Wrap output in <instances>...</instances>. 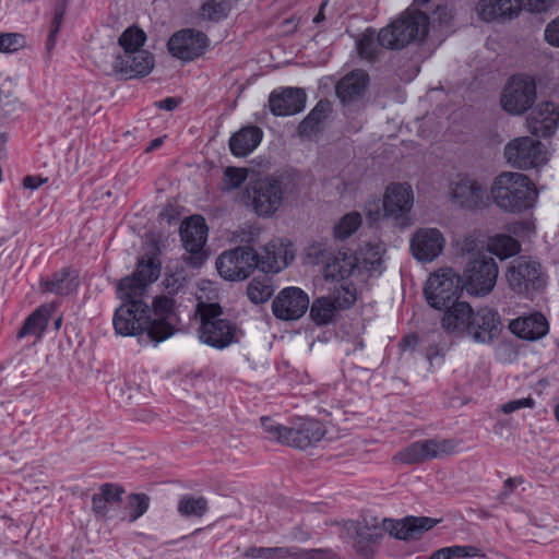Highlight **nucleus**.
<instances>
[{
	"label": "nucleus",
	"instance_id": "1",
	"mask_svg": "<svg viewBox=\"0 0 559 559\" xmlns=\"http://www.w3.org/2000/svg\"><path fill=\"white\" fill-rule=\"evenodd\" d=\"M437 523L438 520L427 516H406L397 521L391 519L379 521L378 518L366 516L361 521L348 522L347 531L354 532L357 552L370 557L374 552L373 546L380 543L385 532L397 539H416Z\"/></svg>",
	"mask_w": 559,
	"mask_h": 559
},
{
	"label": "nucleus",
	"instance_id": "2",
	"mask_svg": "<svg viewBox=\"0 0 559 559\" xmlns=\"http://www.w3.org/2000/svg\"><path fill=\"white\" fill-rule=\"evenodd\" d=\"M153 282H117L116 293L121 305L116 309L112 324L117 334L135 336L143 332L150 337L152 309L148 305Z\"/></svg>",
	"mask_w": 559,
	"mask_h": 559
},
{
	"label": "nucleus",
	"instance_id": "3",
	"mask_svg": "<svg viewBox=\"0 0 559 559\" xmlns=\"http://www.w3.org/2000/svg\"><path fill=\"white\" fill-rule=\"evenodd\" d=\"M213 282H202L203 286L195 294L198 304L195 311L200 316L199 338L202 343L223 349L237 342L236 325L222 319V307L211 300L216 297L211 288Z\"/></svg>",
	"mask_w": 559,
	"mask_h": 559
},
{
	"label": "nucleus",
	"instance_id": "4",
	"mask_svg": "<svg viewBox=\"0 0 559 559\" xmlns=\"http://www.w3.org/2000/svg\"><path fill=\"white\" fill-rule=\"evenodd\" d=\"M490 193L500 210L512 214L533 209L538 199V191L528 176L515 171H503L498 175Z\"/></svg>",
	"mask_w": 559,
	"mask_h": 559
},
{
	"label": "nucleus",
	"instance_id": "5",
	"mask_svg": "<svg viewBox=\"0 0 559 559\" xmlns=\"http://www.w3.org/2000/svg\"><path fill=\"white\" fill-rule=\"evenodd\" d=\"M428 33V16L420 11H406L390 25L380 29L378 43L381 47L400 50Z\"/></svg>",
	"mask_w": 559,
	"mask_h": 559
},
{
	"label": "nucleus",
	"instance_id": "6",
	"mask_svg": "<svg viewBox=\"0 0 559 559\" xmlns=\"http://www.w3.org/2000/svg\"><path fill=\"white\" fill-rule=\"evenodd\" d=\"M369 251L371 257H364L361 266L352 253L338 252L333 258H329L325 262L324 280H348L353 275L362 276L364 271L368 272L369 277L380 276L383 270L381 258L383 248L374 245Z\"/></svg>",
	"mask_w": 559,
	"mask_h": 559
},
{
	"label": "nucleus",
	"instance_id": "7",
	"mask_svg": "<svg viewBox=\"0 0 559 559\" xmlns=\"http://www.w3.org/2000/svg\"><path fill=\"white\" fill-rule=\"evenodd\" d=\"M246 204L260 217H272L284 200L283 181L276 176L251 179L245 190Z\"/></svg>",
	"mask_w": 559,
	"mask_h": 559
},
{
	"label": "nucleus",
	"instance_id": "8",
	"mask_svg": "<svg viewBox=\"0 0 559 559\" xmlns=\"http://www.w3.org/2000/svg\"><path fill=\"white\" fill-rule=\"evenodd\" d=\"M426 282L424 295L428 305L437 310L447 309L459 299V292L484 297L495 287L496 282Z\"/></svg>",
	"mask_w": 559,
	"mask_h": 559
},
{
	"label": "nucleus",
	"instance_id": "9",
	"mask_svg": "<svg viewBox=\"0 0 559 559\" xmlns=\"http://www.w3.org/2000/svg\"><path fill=\"white\" fill-rule=\"evenodd\" d=\"M357 300V292L353 282L334 289L328 296L316 298L309 304V317L318 326L331 324L340 311L350 309Z\"/></svg>",
	"mask_w": 559,
	"mask_h": 559
},
{
	"label": "nucleus",
	"instance_id": "10",
	"mask_svg": "<svg viewBox=\"0 0 559 559\" xmlns=\"http://www.w3.org/2000/svg\"><path fill=\"white\" fill-rule=\"evenodd\" d=\"M537 98L534 78L525 74L511 76L502 88L500 104L510 115H523L528 111Z\"/></svg>",
	"mask_w": 559,
	"mask_h": 559
},
{
	"label": "nucleus",
	"instance_id": "11",
	"mask_svg": "<svg viewBox=\"0 0 559 559\" xmlns=\"http://www.w3.org/2000/svg\"><path fill=\"white\" fill-rule=\"evenodd\" d=\"M215 265L223 280H247L260 270L259 253L251 247H237L219 254Z\"/></svg>",
	"mask_w": 559,
	"mask_h": 559
},
{
	"label": "nucleus",
	"instance_id": "12",
	"mask_svg": "<svg viewBox=\"0 0 559 559\" xmlns=\"http://www.w3.org/2000/svg\"><path fill=\"white\" fill-rule=\"evenodd\" d=\"M504 157L509 165L519 169L538 168L548 162L545 145L531 136L511 140L504 146Z\"/></svg>",
	"mask_w": 559,
	"mask_h": 559
},
{
	"label": "nucleus",
	"instance_id": "13",
	"mask_svg": "<svg viewBox=\"0 0 559 559\" xmlns=\"http://www.w3.org/2000/svg\"><path fill=\"white\" fill-rule=\"evenodd\" d=\"M457 445L459 442L453 439H425L401 450L394 460L407 465L420 464L451 455L456 451Z\"/></svg>",
	"mask_w": 559,
	"mask_h": 559
},
{
	"label": "nucleus",
	"instance_id": "14",
	"mask_svg": "<svg viewBox=\"0 0 559 559\" xmlns=\"http://www.w3.org/2000/svg\"><path fill=\"white\" fill-rule=\"evenodd\" d=\"M414 195L412 187L407 183H391L388 186L383 201V215L392 219L402 228L411 224L409 213L413 207Z\"/></svg>",
	"mask_w": 559,
	"mask_h": 559
},
{
	"label": "nucleus",
	"instance_id": "15",
	"mask_svg": "<svg viewBox=\"0 0 559 559\" xmlns=\"http://www.w3.org/2000/svg\"><path fill=\"white\" fill-rule=\"evenodd\" d=\"M207 230L205 219L200 215L190 216L181 223L180 238L183 248L190 253L186 261L192 267H200L206 259L203 248Z\"/></svg>",
	"mask_w": 559,
	"mask_h": 559
},
{
	"label": "nucleus",
	"instance_id": "16",
	"mask_svg": "<svg viewBox=\"0 0 559 559\" xmlns=\"http://www.w3.org/2000/svg\"><path fill=\"white\" fill-rule=\"evenodd\" d=\"M152 325L150 340L160 343L173 336L178 321L175 300L167 296L155 297L152 301Z\"/></svg>",
	"mask_w": 559,
	"mask_h": 559
},
{
	"label": "nucleus",
	"instance_id": "17",
	"mask_svg": "<svg viewBox=\"0 0 559 559\" xmlns=\"http://www.w3.org/2000/svg\"><path fill=\"white\" fill-rule=\"evenodd\" d=\"M308 308L309 296L299 287L283 288L272 301V313L282 321H296Z\"/></svg>",
	"mask_w": 559,
	"mask_h": 559
},
{
	"label": "nucleus",
	"instance_id": "18",
	"mask_svg": "<svg viewBox=\"0 0 559 559\" xmlns=\"http://www.w3.org/2000/svg\"><path fill=\"white\" fill-rule=\"evenodd\" d=\"M502 331L501 318L495 309L483 307L474 310L467 336L477 344H491Z\"/></svg>",
	"mask_w": 559,
	"mask_h": 559
},
{
	"label": "nucleus",
	"instance_id": "19",
	"mask_svg": "<svg viewBox=\"0 0 559 559\" xmlns=\"http://www.w3.org/2000/svg\"><path fill=\"white\" fill-rule=\"evenodd\" d=\"M207 45L209 38L204 33L190 28L175 33L167 43L169 52L182 61L198 58Z\"/></svg>",
	"mask_w": 559,
	"mask_h": 559
},
{
	"label": "nucleus",
	"instance_id": "20",
	"mask_svg": "<svg viewBox=\"0 0 559 559\" xmlns=\"http://www.w3.org/2000/svg\"><path fill=\"white\" fill-rule=\"evenodd\" d=\"M450 194L454 203L468 210L483 206L488 199L485 186L469 176H457L450 186Z\"/></svg>",
	"mask_w": 559,
	"mask_h": 559
},
{
	"label": "nucleus",
	"instance_id": "21",
	"mask_svg": "<svg viewBox=\"0 0 559 559\" xmlns=\"http://www.w3.org/2000/svg\"><path fill=\"white\" fill-rule=\"evenodd\" d=\"M114 71L124 80L148 75L154 68V57L147 50H127L116 57Z\"/></svg>",
	"mask_w": 559,
	"mask_h": 559
},
{
	"label": "nucleus",
	"instance_id": "22",
	"mask_svg": "<svg viewBox=\"0 0 559 559\" xmlns=\"http://www.w3.org/2000/svg\"><path fill=\"white\" fill-rule=\"evenodd\" d=\"M445 239L438 228H419L411 239V251L421 262H431L443 251Z\"/></svg>",
	"mask_w": 559,
	"mask_h": 559
},
{
	"label": "nucleus",
	"instance_id": "23",
	"mask_svg": "<svg viewBox=\"0 0 559 559\" xmlns=\"http://www.w3.org/2000/svg\"><path fill=\"white\" fill-rule=\"evenodd\" d=\"M324 425L313 418H298L288 427L285 445L300 450L320 442L325 436Z\"/></svg>",
	"mask_w": 559,
	"mask_h": 559
},
{
	"label": "nucleus",
	"instance_id": "24",
	"mask_svg": "<svg viewBox=\"0 0 559 559\" xmlns=\"http://www.w3.org/2000/svg\"><path fill=\"white\" fill-rule=\"evenodd\" d=\"M295 258L292 242L283 239H275L263 247L259 254L260 271L263 273L276 274L286 269Z\"/></svg>",
	"mask_w": 559,
	"mask_h": 559
},
{
	"label": "nucleus",
	"instance_id": "25",
	"mask_svg": "<svg viewBox=\"0 0 559 559\" xmlns=\"http://www.w3.org/2000/svg\"><path fill=\"white\" fill-rule=\"evenodd\" d=\"M306 93L299 87H286L273 91L269 96V107L276 117L293 116L304 110Z\"/></svg>",
	"mask_w": 559,
	"mask_h": 559
},
{
	"label": "nucleus",
	"instance_id": "26",
	"mask_svg": "<svg viewBox=\"0 0 559 559\" xmlns=\"http://www.w3.org/2000/svg\"><path fill=\"white\" fill-rule=\"evenodd\" d=\"M527 121L534 135L549 138L559 124V107L554 102H544L532 111Z\"/></svg>",
	"mask_w": 559,
	"mask_h": 559
},
{
	"label": "nucleus",
	"instance_id": "27",
	"mask_svg": "<svg viewBox=\"0 0 559 559\" xmlns=\"http://www.w3.org/2000/svg\"><path fill=\"white\" fill-rule=\"evenodd\" d=\"M473 308L465 301L450 305L441 320L444 332L455 335H466L473 316Z\"/></svg>",
	"mask_w": 559,
	"mask_h": 559
},
{
	"label": "nucleus",
	"instance_id": "28",
	"mask_svg": "<svg viewBox=\"0 0 559 559\" xmlns=\"http://www.w3.org/2000/svg\"><path fill=\"white\" fill-rule=\"evenodd\" d=\"M160 253L159 241L156 239L151 240L146 252L138 261L135 272L121 280H158L162 272Z\"/></svg>",
	"mask_w": 559,
	"mask_h": 559
},
{
	"label": "nucleus",
	"instance_id": "29",
	"mask_svg": "<svg viewBox=\"0 0 559 559\" xmlns=\"http://www.w3.org/2000/svg\"><path fill=\"white\" fill-rule=\"evenodd\" d=\"M510 330L523 340L535 341L544 337L549 330L546 318L540 312L511 321Z\"/></svg>",
	"mask_w": 559,
	"mask_h": 559
},
{
	"label": "nucleus",
	"instance_id": "30",
	"mask_svg": "<svg viewBox=\"0 0 559 559\" xmlns=\"http://www.w3.org/2000/svg\"><path fill=\"white\" fill-rule=\"evenodd\" d=\"M521 11L520 0H480L477 12L481 20L491 22L498 19H513Z\"/></svg>",
	"mask_w": 559,
	"mask_h": 559
},
{
	"label": "nucleus",
	"instance_id": "31",
	"mask_svg": "<svg viewBox=\"0 0 559 559\" xmlns=\"http://www.w3.org/2000/svg\"><path fill=\"white\" fill-rule=\"evenodd\" d=\"M263 132L259 127L248 126L235 132L229 140L233 155L242 157L253 152L261 143Z\"/></svg>",
	"mask_w": 559,
	"mask_h": 559
},
{
	"label": "nucleus",
	"instance_id": "32",
	"mask_svg": "<svg viewBox=\"0 0 559 559\" xmlns=\"http://www.w3.org/2000/svg\"><path fill=\"white\" fill-rule=\"evenodd\" d=\"M367 84L368 75L364 71H353L338 81L335 92L340 100L346 104L361 97Z\"/></svg>",
	"mask_w": 559,
	"mask_h": 559
},
{
	"label": "nucleus",
	"instance_id": "33",
	"mask_svg": "<svg viewBox=\"0 0 559 559\" xmlns=\"http://www.w3.org/2000/svg\"><path fill=\"white\" fill-rule=\"evenodd\" d=\"M123 492L120 485L111 483L100 485L98 491L92 497L93 512L102 519L107 518L110 508L121 500Z\"/></svg>",
	"mask_w": 559,
	"mask_h": 559
},
{
	"label": "nucleus",
	"instance_id": "34",
	"mask_svg": "<svg viewBox=\"0 0 559 559\" xmlns=\"http://www.w3.org/2000/svg\"><path fill=\"white\" fill-rule=\"evenodd\" d=\"M499 267L493 258L477 254L465 265L464 280H497Z\"/></svg>",
	"mask_w": 559,
	"mask_h": 559
},
{
	"label": "nucleus",
	"instance_id": "35",
	"mask_svg": "<svg viewBox=\"0 0 559 559\" xmlns=\"http://www.w3.org/2000/svg\"><path fill=\"white\" fill-rule=\"evenodd\" d=\"M55 311V302L50 305H43L37 308L32 314H29L23 326L17 333L19 338H23L27 335H37L39 336L41 332L46 329L48 319Z\"/></svg>",
	"mask_w": 559,
	"mask_h": 559
},
{
	"label": "nucleus",
	"instance_id": "36",
	"mask_svg": "<svg viewBox=\"0 0 559 559\" xmlns=\"http://www.w3.org/2000/svg\"><path fill=\"white\" fill-rule=\"evenodd\" d=\"M540 263L527 257H519L508 267L507 280H540Z\"/></svg>",
	"mask_w": 559,
	"mask_h": 559
},
{
	"label": "nucleus",
	"instance_id": "37",
	"mask_svg": "<svg viewBox=\"0 0 559 559\" xmlns=\"http://www.w3.org/2000/svg\"><path fill=\"white\" fill-rule=\"evenodd\" d=\"M487 247L488 251L500 258V260L515 255L521 249V245L516 239L504 234L491 237Z\"/></svg>",
	"mask_w": 559,
	"mask_h": 559
},
{
	"label": "nucleus",
	"instance_id": "38",
	"mask_svg": "<svg viewBox=\"0 0 559 559\" xmlns=\"http://www.w3.org/2000/svg\"><path fill=\"white\" fill-rule=\"evenodd\" d=\"M362 224L360 213L353 211L346 213L334 226L333 235L337 240L349 238Z\"/></svg>",
	"mask_w": 559,
	"mask_h": 559
},
{
	"label": "nucleus",
	"instance_id": "39",
	"mask_svg": "<svg viewBox=\"0 0 559 559\" xmlns=\"http://www.w3.org/2000/svg\"><path fill=\"white\" fill-rule=\"evenodd\" d=\"M294 549L290 547H249L243 557L249 559H287L292 558Z\"/></svg>",
	"mask_w": 559,
	"mask_h": 559
},
{
	"label": "nucleus",
	"instance_id": "40",
	"mask_svg": "<svg viewBox=\"0 0 559 559\" xmlns=\"http://www.w3.org/2000/svg\"><path fill=\"white\" fill-rule=\"evenodd\" d=\"M207 511V501L203 497L183 496L178 502V512L186 518H201Z\"/></svg>",
	"mask_w": 559,
	"mask_h": 559
},
{
	"label": "nucleus",
	"instance_id": "41",
	"mask_svg": "<svg viewBox=\"0 0 559 559\" xmlns=\"http://www.w3.org/2000/svg\"><path fill=\"white\" fill-rule=\"evenodd\" d=\"M146 39L145 33L136 27H128L119 37V45L123 51L127 50H143L141 47L144 45Z\"/></svg>",
	"mask_w": 559,
	"mask_h": 559
},
{
	"label": "nucleus",
	"instance_id": "42",
	"mask_svg": "<svg viewBox=\"0 0 559 559\" xmlns=\"http://www.w3.org/2000/svg\"><path fill=\"white\" fill-rule=\"evenodd\" d=\"M246 293L252 304H264L273 296L274 286L267 282H249Z\"/></svg>",
	"mask_w": 559,
	"mask_h": 559
},
{
	"label": "nucleus",
	"instance_id": "43",
	"mask_svg": "<svg viewBox=\"0 0 559 559\" xmlns=\"http://www.w3.org/2000/svg\"><path fill=\"white\" fill-rule=\"evenodd\" d=\"M68 0H59L55 17L51 22V28L46 43V50L49 53L56 45L57 34L60 29V25L63 21L67 11Z\"/></svg>",
	"mask_w": 559,
	"mask_h": 559
},
{
	"label": "nucleus",
	"instance_id": "44",
	"mask_svg": "<svg viewBox=\"0 0 559 559\" xmlns=\"http://www.w3.org/2000/svg\"><path fill=\"white\" fill-rule=\"evenodd\" d=\"M26 47L25 37L19 33L0 34V52L13 53Z\"/></svg>",
	"mask_w": 559,
	"mask_h": 559
},
{
	"label": "nucleus",
	"instance_id": "45",
	"mask_svg": "<svg viewBox=\"0 0 559 559\" xmlns=\"http://www.w3.org/2000/svg\"><path fill=\"white\" fill-rule=\"evenodd\" d=\"M246 168L227 167L224 171L223 189L231 191L239 188L247 179Z\"/></svg>",
	"mask_w": 559,
	"mask_h": 559
},
{
	"label": "nucleus",
	"instance_id": "46",
	"mask_svg": "<svg viewBox=\"0 0 559 559\" xmlns=\"http://www.w3.org/2000/svg\"><path fill=\"white\" fill-rule=\"evenodd\" d=\"M150 503V498L145 493H131L128 496V509L130 511V521L133 522L142 516Z\"/></svg>",
	"mask_w": 559,
	"mask_h": 559
},
{
	"label": "nucleus",
	"instance_id": "47",
	"mask_svg": "<svg viewBox=\"0 0 559 559\" xmlns=\"http://www.w3.org/2000/svg\"><path fill=\"white\" fill-rule=\"evenodd\" d=\"M261 426L267 433L269 439L275 440L282 444L286 443L288 427L275 423L270 417H262Z\"/></svg>",
	"mask_w": 559,
	"mask_h": 559
},
{
	"label": "nucleus",
	"instance_id": "48",
	"mask_svg": "<svg viewBox=\"0 0 559 559\" xmlns=\"http://www.w3.org/2000/svg\"><path fill=\"white\" fill-rule=\"evenodd\" d=\"M378 45L379 43H376L373 33L364 34L357 44L360 57L373 61L377 58Z\"/></svg>",
	"mask_w": 559,
	"mask_h": 559
},
{
	"label": "nucleus",
	"instance_id": "49",
	"mask_svg": "<svg viewBox=\"0 0 559 559\" xmlns=\"http://www.w3.org/2000/svg\"><path fill=\"white\" fill-rule=\"evenodd\" d=\"M292 558L296 559H338L337 555L332 549H301L294 548Z\"/></svg>",
	"mask_w": 559,
	"mask_h": 559
},
{
	"label": "nucleus",
	"instance_id": "50",
	"mask_svg": "<svg viewBox=\"0 0 559 559\" xmlns=\"http://www.w3.org/2000/svg\"><path fill=\"white\" fill-rule=\"evenodd\" d=\"M454 246L462 254L473 253L479 248V240L474 235H464L454 241Z\"/></svg>",
	"mask_w": 559,
	"mask_h": 559
},
{
	"label": "nucleus",
	"instance_id": "51",
	"mask_svg": "<svg viewBox=\"0 0 559 559\" xmlns=\"http://www.w3.org/2000/svg\"><path fill=\"white\" fill-rule=\"evenodd\" d=\"M306 254L309 261L313 264L325 262L326 245L322 241L313 242L307 247Z\"/></svg>",
	"mask_w": 559,
	"mask_h": 559
},
{
	"label": "nucleus",
	"instance_id": "52",
	"mask_svg": "<svg viewBox=\"0 0 559 559\" xmlns=\"http://www.w3.org/2000/svg\"><path fill=\"white\" fill-rule=\"evenodd\" d=\"M447 552L449 555V559L452 558H468L476 557L480 555V549L475 546H460L454 545L450 547H445Z\"/></svg>",
	"mask_w": 559,
	"mask_h": 559
},
{
	"label": "nucleus",
	"instance_id": "53",
	"mask_svg": "<svg viewBox=\"0 0 559 559\" xmlns=\"http://www.w3.org/2000/svg\"><path fill=\"white\" fill-rule=\"evenodd\" d=\"M365 215L370 225L378 223L381 218H385L383 215V207L379 200L368 201L365 205Z\"/></svg>",
	"mask_w": 559,
	"mask_h": 559
},
{
	"label": "nucleus",
	"instance_id": "54",
	"mask_svg": "<svg viewBox=\"0 0 559 559\" xmlns=\"http://www.w3.org/2000/svg\"><path fill=\"white\" fill-rule=\"evenodd\" d=\"M329 111L330 103L328 100H320L308 114L309 121H314V123L320 128L322 121L328 117Z\"/></svg>",
	"mask_w": 559,
	"mask_h": 559
},
{
	"label": "nucleus",
	"instance_id": "55",
	"mask_svg": "<svg viewBox=\"0 0 559 559\" xmlns=\"http://www.w3.org/2000/svg\"><path fill=\"white\" fill-rule=\"evenodd\" d=\"M223 7L215 1H207L201 7V15L203 19L213 21L223 16Z\"/></svg>",
	"mask_w": 559,
	"mask_h": 559
},
{
	"label": "nucleus",
	"instance_id": "56",
	"mask_svg": "<svg viewBox=\"0 0 559 559\" xmlns=\"http://www.w3.org/2000/svg\"><path fill=\"white\" fill-rule=\"evenodd\" d=\"M534 405H535L534 400L528 396V397L513 400V401H509V402L504 403L501 406V411L504 414H511V413L519 411L521 408H524V407L532 408V407H534Z\"/></svg>",
	"mask_w": 559,
	"mask_h": 559
},
{
	"label": "nucleus",
	"instance_id": "57",
	"mask_svg": "<svg viewBox=\"0 0 559 559\" xmlns=\"http://www.w3.org/2000/svg\"><path fill=\"white\" fill-rule=\"evenodd\" d=\"M545 38L551 46L559 47V16L546 26Z\"/></svg>",
	"mask_w": 559,
	"mask_h": 559
},
{
	"label": "nucleus",
	"instance_id": "58",
	"mask_svg": "<svg viewBox=\"0 0 559 559\" xmlns=\"http://www.w3.org/2000/svg\"><path fill=\"white\" fill-rule=\"evenodd\" d=\"M428 280H464L459 273L452 267L444 266L440 267L436 272L431 273Z\"/></svg>",
	"mask_w": 559,
	"mask_h": 559
},
{
	"label": "nucleus",
	"instance_id": "59",
	"mask_svg": "<svg viewBox=\"0 0 559 559\" xmlns=\"http://www.w3.org/2000/svg\"><path fill=\"white\" fill-rule=\"evenodd\" d=\"M523 483H524V479L521 476L508 478L504 481L503 490L499 493L498 499L503 501L506 498H508L514 491V489L519 485H521Z\"/></svg>",
	"mask_w": 559,
	"mask_h": 559
},
{
	"label": "nucleus",
	"instance_id": "60",
	"mask_svg": "<svg viewBox=\"0 0 559 559\" xmlns=\"http://www.w3.org/2000/svg\"><path fill=\"white\" fill-rule=\"evenodd\" d=\"M319 130L320 128L314 123V121H309V116H307L298 126V133L301 136H310Z\"/></svg>",
	"mask_w": 559,
	"mask_h": 559
},
{
	"label": "nucleus",
	"instance_id": "61",
	"mask_svg": "<svg viewBox=\"0 0 559 559\" xmlns=\"http://www.w3.org/2000/svg\"><path fill=\"white\" fill-rule=\"evenodd\" d=\"M47 180H48L47 178H43L40 176L28 175L23 178L22 186L24 189H27V190H36L41 185L46 183Z\"/></svg>",
	"mask_w": 559,
	"mask_h": 559
},
{
	"label": "nucleus",
	"instance_id": "62",
	"mask_svg": "<svg viewBox=\"0 0 559 559\" xmlns=\"http://www.w3.org/2000/svg\"><path fill=\"white\" fill-rule=\"evenodd\" d=\"M179 105V99L175 97H167L155 103V106L159 109L167 111L174 110Z\"/></svg>",
	"mask_w": 559,
	"mask_h": 559
},
{
	"label": "nucleus",
	"instance_id": "63",
	"mask_svg": "<svg viewBox=\"0 0 559 559\" xmlns=\"http://www.w3.org/2000/svg\"><path fill=\"white\" fill-rule=\"evenodd\" d=\"M418 336L416 334L406 335L401 341V346L403 348L414 349L418 344Z\"/></svg>",
	"mask_w": 559,
	"mask_h": 559
},
{
	"label": "nucleus",
	"instance_id": "64",
	"mask_svg": "<svg viewBox=\"0 0 559 559\" xmlns=\"http://www.w3.org/2000/svg\"><path fill=\"white\" fill-rule=\"evenodd\" d=\"M528 5L532 11L543 12L548 8V4L545 0H530Z\"/></svg>",
	"mask_w": 559,
	"mask_h": 559
}]
</instances>
